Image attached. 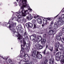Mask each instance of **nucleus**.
<instances>
[{
  "label": "nucleus",
  "mask_w": 64,
  "mask_h": 64,
  "mask_svg": "<svg viewBox=\"0 0 64 64\" xmlns=\"http://www.w3.org/2000/svg\"><path fill=\"white\" fill-rule=\"evenodd\" d=\"M28 17H29V20H31L33 18V16H31V14H30L29 15Z\"/></svg>",
  "instance_id": "b1692460"
},
{
  "label": "nucleus",
  "mask_w": 64,
  "mask_h": 64,
  "mask_svg": "<svg viewBox=\"0 0 64 64\" xmlns=\"http://www.w3.org/2000/svg\"><path fill=\"white\" fill-rule=\"evenodd\" d=\"M53 47H52L51 49L49 48V49L51 51H53Z\"/></svg>",
  "instance_id": "f704fd0d"
},
{
  "label": "nucleus",
  "mask_w": 64,
  "mask_h": 64,
  "mask_svg": "<svg viewBox=\"0 0 64 64\" xmlns=\"http://www.w3.org/2000/svg\"><path fill=\"white\" fill-rule=\"evenodd\" d=\"M56 61H60V59H60V58H59V57H57L56 58Z\"/></svg>",
  "instance_id": "cd10ccee"
},
{
  "label": "nucleus",
  "mask_w": 64,
  "mask_h": 64,
  "mask_svg": "<svg viewBox=\"0 0 64 64\" xmlns=\"http://www.w3.org/2000/svg\"><path fill=\"white\" fill-rule=\"evenodd\" d=\"M53 24H54L53 21H52L50 26H52V25H53Z\"/></svg>",
  "instance_id": "2f4dec72"
},
{
  "label": "nucleus",
  "mask_w": 64,
  "mask_h": 64,
  "mask_svg": "<svg viewBox=\"0 0 64 64\" xmlns=\"http://www.w3.org/2000/svg\"><path fill=\"white\" fill-rule=\"evenodd\" d=\"M28 15H29V14H30L29 13V12H28Z\"/></svg>",
  "instance_id": "4d7b16f0"
},
{
  "label": "nucleus",
  "mask_w": 64,
  "mask_h": 64,
  "mask_svg": "<svg viewBox=\"0 0 64 64\" xmlns=\"http://www.w3.org/2000/svg\"><path fill=\"white\" fill-rule=\"evenodd\" d=\"M38 46L39 49L40 50V49H42L43 47H42V46L40 45V44H38Z\"/></svg>",
  "instance_id": "5701e85b"
},
{
  "label": "nucleus",
  "mask_w": 64,
  "mask_h": 64,
  "mask_svg": "<svg viewBox=\"0 0 64 64\" xmlns=\"http://www.w3.org/2000/svg\"><path fill=\"white\" fill-rule=\"evenodd\" d=\"M37 54L36 55V57L38 59H41L42 58V56L39 53V52H37Z\"/></svg>",
  "instance_id": "39448f33"
},
{
  "label": "nucleus",
  "mask_w": 64,
  "mask_h": 64,
  "mask_svg": "<svg viewBox=\"0 0 64 64\" xmlns=\"http://www.w3.org/2000/svg\"><path fill=\"white\" fill-rule=\"evenodd\" d=\"M45 62H44V63H46V62H48V60H45Z\"/></svg>",
  "instance_id": "58836bf2"
},
{
  "label": "nucleus",
  "mask_w": 64,
  "mask_h": 64,
  "mask_svg": "<svg viewBox=\"0 0 64 64\" xmlns=\"http://www.w3.org/2000/svg\"><path fill=\"white\" fill-rule=\"evenodd\" d=\"M39 17V16H37L34 17V18L36 19V18L37 17Z\"/></svg>",
  "instance_id": "49530a36"
},
{
  "label": "nucleus",
  "mask_w": 64,
  "mask_h": 64,
  "mask_svg": "<svg viewBox=\"0 0 64 64\" xmlns=\"http://www.w3.org/2000/svg\"><path fill=\"white\" fill-rule=\"evenodd\" d=\"M60 62L62 64H64V59H61L60 61Z\"/></svg>",
  "instance_id": "bb28decb"
},
{
  "label": "nucleus",
  "mask_w": 64,
  "mask_h": 64,
  "mask_svg": "<svg viewBox=\"0 0 64 64\" xmlns=\"http://www.w3.org/2000/svg\"><path fill=\"white\" fill-rule=\"evenodd\" d=\"M29 7H30V6H28V7L29 8Z\"/></svg>",
  "instance_id": "052dcab7"
},
{
  "label": "nucleus",
  "mask_w": 64,
  "mask_h": 64,
  "mask_svg": "<svg viewBox=\"0 0 64 64\" xmlns=\"http://www.w3.org/2000/svg\"><path fill=\"white\" fill-rule=\"evenodd\" d=\"M12 48L11 49H12Z\"/></svg>",
  "instance_id": "0e129e2a"
},
{
  "label": "nucleus",
  "mask_w": 64,
  "mask_h": 64,
  "mask_svg": "<svg viewBox=\"0 0 64 64\" xmlns=\"http://www.w3.org/2000/svg\"><path fill=\"white\" fill-rule=\"evenodd\" d=\"M41 40H42V37H41V36H39L37 38V42H38V43H39Z\"/></svg>",
  "instance_id": "9d476101"
},
{
  "label": "nucleus",
  "mask_w": 64,
  "mask_h": 64,
  "mask_svg": "<svg viewBox=\"0 0 64 64\" xmlns=\"http://www.w3.org/2000/svg\"><path fill=\"white\" fill-rule=\"evenodd\" d=\"M63 23H64V20H62V18H60L57 22L58 24V25H62L63 24Z\"/></svg>",
  "instance_id": "7ed1b4c3"
},
{
  "label": "nucleus",
  "mask_w": 64,
  "mask_h": 64,
  "mask_svg": "<svg viewBox=\"0 0 64 64\" xmlns=\"http://www.w3.org/2000/svg\"><path fill=\"white\" fill-rule=\"evenodd\" d=\"M45 30V28H44V30Z\"/></svg>",
  "instance_id": "bf43d9fd"
},
{
  "label": "nucleus",
  "mask_w": 64,
  "mask_h": 64,
  "mask_svg": "<svg viewBox=\"0 0 64 64\" xmlns=\"http://www.w3.org/2000/svg\"><path fill=\"white\" fill-rule=\"evenodd\" d=\"M47 19L48 20H50V19H51V18H47Z\"/></svg>",
  "instance_id": "37998d69"
},
{
  "label": "nucleus",
  "mask_w": 64,
  "mask_h": 64,
  "mask_svg": "<svg viewBox=\"0 0 64 64\" xmlns=\"http://www.w3.org/2000/svg\"><path fill=\"white\" fill-rule=\"evenodd\" d=\"M59 46V44H56L55 45V49L56 50H54V52L56 53L57 51H58V48Z\"/></svg>",
  "instance_id": "0eeeda50"
},
{
  "label": "nucleus",
  "mask_w": 64,
  "mask_h": 64,
  "mask_svg": "<svg viewBox=\"0 0 64 64\" xmlns=\"http://www.w3.org/2000/svg\"><path fill=\"white\" fill-rule=\"evenodd\" d=\"M36 25L35 24H34V28H36Z\"/></svg>",
  "instance_id": "ea45409f"
},
{
  "label": "nucleus",
  "mask_w": 64,
  "mask_h": 64,
  "mask_svg": "<svg viewBox=\"0 0 64 64\" xmlns=\"http://www.w3.org/2000/svg\"><path fill=\"white\" fill-rule=\"evenodd\" d=\"M46 42H42V43L43 45H44V44H45Z\"/></svg>",
  "instance_id": "c9c22d12"
},
{
  "label": "nucleus",
  "mask_w": 64,
  "mask_h": 64,
  "mask_svg": "<svg viewBox=\"0 0 64 64\" xmlns=\"http://www.w3.org/2000/svg\"><path fill=\"white\" fill-rule=\"evenodd\" d=\"M4 64H8L7 62H5L4 63Z\"/></svg>",
  "instance_id": "864d4df0"
},
{
  "label": "nucleus",
  "mask_w": 64,
  "mask_h": 64,
  "mask_svg": "<svg viewBox=\"0 0 64 64\" xmlns=\"http://www.w3.org/2000/svg\"><path fill=\"white\" fill-rule=\"evenodd\" d=\"M24 36L25 38H27L28 36H27V35L26 32H24Z\"/></svg>",
  "instance_id": "a878e982"
},
{
  "label": "nucleus",
  "mask_w": 64,
  "mask_h": 64,
  "mask_svg": "<svg viewBox=\"0 0 64 64\" xmlns=\"http://www.w3.org/2000/svg\"><path fill=\"white\" fill-rule=\"evenodd\" d=\"M26 18H27V19H28L29 20V16H28H28H27Z\"/></svg>",
  "instance_id": "3c124183"
},
{
  "label": "nucleus",
  "mask_w": 64,
  "mask_h": 64,
  "mask_svg": "<svg viewBox=\"0 0 64 64\" xmlns=\"http://www.w3.org/2000/svg\"><path fill=\"white\" fill-rule=\"evenodd\" d=\"M47 47H48V45H46V47L45 50H46V49H47Z\"/></svg>",
  "instance_id": "c03bdc74"
},
{
  "label": "nucleus",
  "mask_w": 64,
  "mask_h": 64,
  "mask_svg": "<svg viewBox=\"0 0 64 64\" xmlns=\"http://www.w3.org/2000/svg\"><path fill=\"white\" fill-rule=\"evenodd\" d=\"M54 59L53 58H52L49 60V63L50 64H54Z\"/></svg>",
  "instance_id": "1a4fd4ad"
},
{
  "label": "nucleus",
  "mask_w": 64,
  "mask_h": 64,
  "mask_svg": "<svg viewBox=\"0 0 64 64\" xmlns=\"http://www.w3.org/2000/svg\"><path fill=\"white\" fill-rule=\"evenodd\" d=\"M18 0H16V1H17V2H18Z\"/></svg>",
  "instance_id": "13d9d810"
},
{
  "label": "nucleus",
  "mask_w": 64,
  "mask_h": 64,
  "mask_svg": "<svg viewBox=\"0 0 64 64\" xmlns=\"http://www.w3.org/2000/svg\"><path fill=\"white\" fill-rule=\"evenodd\" d=\"M21 50L20 51V53H22V52H23V51H24V48H22V44H21Z\"/></svg>",
  "instance_id": "6ab92c4d"
},
{
  "label": "nucleus",
  "mask_w": 64,
  "mask_h": 64,
  "mask_svg": "<svg viewBox=\"0 0 64 64\" xmlns=\"http://www.w3.org/2000/svg\"><path fill=\"white\" fill-rule=\"evenodd\" d=\"M26 42L25 41L24 42V45L22 46L23 47H24L26 45V48H29L30 49V46L29 45V44H26Z\"/></svg>",
  "instance_id": "6e6552de"
},
{
  "label": "nucleus",
  "mask_w": 64,
  "mask_h": 64,
  "mask_svg": "<svg viewBox=\"0 0 64 64\" xmlns=\"http://www.w3.org/2000/svg\"><path fill=\"white\" fill-rule=\"evenodd\" d=\"M14 18L16 20V21H17L18 22V20H19V19L18 18V17L15 16L14 17Z\"/></svg>",
  "instance_id": "c85d7f7f"
},
{
  "label": "nucleus",
  "mask_w": 64,
  "mask_h": 64,
  "mask_svg": "<svg viewBox=\"0 0 64 64\" xmlns=\"http://www.w3.org/2000/svg\"><path fill=\"white\" fill-rule=\"evenodd\" d=\"M61 55V52H58L56 53V56L57 57H60Z\"/></svg>",
  "instance_id": "ddd939ff"
},
{
  "label": "nucleus",
  "mask_w": 64,
  "mask_h": 64,
  "mask_svg": "<svg viewBox=\"0 0 64 64\" xmlns=\"http://www.w3.org/2000/svg\"><path fill=\"white\" fill-rule=\"evenodd\" d=\"M22 26H21V25H20L19 26V27H18V28H21V27H22Z\"/></svg>",
  "instance_id": "09e8293b"
},
{
  "label": "nucleus",
  "mask_w": 64,
  "mask_h": 64,
  "mask_svg": "<svg viewBox=\"0 0 64 64\" xmlns=\"http://www.w3.org/2000/svg\"><path fill=\"white\" fill-rule=\"evenodd\" d=\"M27 0H22V2L21 3H19V5L20 6H21V5L22 6L21 7V9L23 10L21 11L22 12V16L25 17L26 16V12L28 11L27 10H24V8H27L28 5L27 4Z\"/></svg>",
  "instance_id": "f257e3e1"
},
{
  "label": "nucleus",
  "mask_w": 64,
  "mask_h": 64,
  "mask_svg": "<svg viewBox=\"0 0 64 64\" xmlns=\"http://www.w3.org/2000/svg\"><path fill=\"white\" fill-rule=\"evenodd\" d=\"M46 50H45L44 51V54H46Z\"/></svg>",
  "instance_id": "e433bc0d"
},
{
  "label": "nucleus",
  "mask_w": 64,
  "mask_h": 64,
  "mask_svg": "<svg viewBox=\"0 0 64 64\" xmlns=\"http://www.w3.org/2000/svg\"><path fill=\"white\" fill-rule=\"evenodd\" d=\"M28 10L30 11V12H31L32 11V9H30Z\"/></svg>",
  "instance_id": "a19ab883"
},
{
  "label": "nucleus",
  "mask_w": 64,
  "mask_h": 64,
  "mask_svg": "<svg viewBox=\"0 0 64 64\" xmlns=\"http://www.w3.org/2000/svg\"><path fill=\"white\" fill-rule=\"evenodd\" d=\"M45 36H46V34H45L44 35V37H45Z\"/></svg>",
  "instance_id": "5fc2aeb1"
},
{
  "label": "nucleus",
  "mask_w": 64,
  "mask_h": 64,
  "mask_svg": "<svg viewBox=\"0 0 64 64\" xmlns=\"http://www.w3.org/2000/svg\"><path fill=\"white\" fill-rule=\"evenodd\" d=\"M59 49L60 50H64V47H63L62 45L61 44L60 45V46L59 47Z\"/></svg>",
  "instance_id": "f3484780"
},
{
  "label": "nucleus",
  "mask_w": 64,
  "mask_h": 64,
  "mask_svg": "<svg viewBox=\"0 0 64 64\" xmlns=\"http://www.w3.org/2000/svg\"><path fill=\"white\" fill-rule=\"evenodd\" d=\"M4 26H6V25H4Z\"/></svg>",
  "instance_id": "680f3d73"
},
{
  "label": "nucleus",
  "mask_w": 64,
  "mask_h": 64,
  "mask_svg": "<svg viewBox=\"0 0 64 64\" xmlns=\"http://www.w3.org/2000/svg\"><path fill=\"white\" fill-rule=\"evenodd\" d=\"M26 21V19L24 18L23 17H22V18H20L18 19V22H20L21 23H22L23 22H25Z\"/></svg>",
  "instance_id": "20e7f679"
},
{
  "label": "nucleus",
  "mask_w": 64,
  "mask_h": 64,
  "mask_svg": "<svg viewBox=\"0 0 64 64\" xmlns=\"http://www.w3.org/2000/svg\"><path fill=\"white\" fill-rule=\"evenodd\" d=\"M19 63H21L20 62Z\"/></svg>",
  "instance_id": "69168bd1"
},
{
  "label": "nucleus",
  "mask_w": 64,
  "mask_h": 64,
  "mask_svg": "<svg viewBox=\"0 0 64 64\" xmlns=\"http://www.w3.org/2000/svg\"><path fill=\"white\" fill-rule=\"evenodd\" d=\"M21 41V42H22V40H21V41Z\"/></svg>",
  "instance_id": "e2e57ef3"
},
{
  "label": "nucleus",
  "mask_w": 64,
  "mask_h": 64,
  "mask_svg": "<svg viewBox=\"0 0 64 64\" xmlns=\"http://www.w3.org/2000/svg\"><path fill=\"white\" fill-rule=\"evenodd\" d=\"M61 40L62 43H64V38H62L61 39Z\"/></svg>",
  "instance_id": "7c9ffc66"
},
{
  "label": "nucleus",
  "mask_w": 64,
  "mask_h": 64,
  "mask_svg": "<svg viewBox=\"0 0 64 64\" xmlns=\"http://www.w3.org/2000/svg\"><path fill=\"white\" fill-rule=\"evenodd\" d=\"M42 42H46V40H45V39H42Z\"/></svg>",
  "instance_id": "72a5a7b5"
},
{
  "label": "nucleus",
  "mask_w": 64,
  "mask_h": 64,
  "mask_svg": "<svg viewBox=\"0 0 64 64\" xmlns=\"http://www.w3.org/2000/svg\"><path fill=\"white\" fill-rule=\"evenodd\" d=\"M14 4H17L16 3V2H15L14 3Z\"/></svg>",
  "instance_id": "6e6d98bb"
},
{
  "label": "nucleus",
  "mask_w": 64,
  "mask_h": 64,
  "mask_svg": "<svg viewBox=\"0 0 64 64\" xmlns=\"http://www.w3.org/2000/svg\"><path fill=\"white\" fill-rule=\"evenodd\" d=\"M17 17L18 18V19H21V18L22 17H21V16L20 15L18 16Z\"/></svg>",
  "instance_id": "c756f323"
},
{
  "label": "nucleus",
  "mask_w": 64,
  "mask_h": 64,
  "mask_svg": "<svg viewBox=\"0 0 64 64\" xmlns=\"http://www.w3.org/2000/svg\"><path fill=\"white\" fill-rule=\"evenodd\" d=\"M47 22L46 20L43 21V24L42 25V26H44V25H47Z\"/></svg>",
  "instance_id": "aec40b11"
},
{
  "label": "nucleus",
  "mask_w": 64,
  "mask_h": 64,
  "mask_svg": "<svg viewBox=\"0 0 64 64\" xmlns=\"http://www.w3.org/2000/svg\"><path fill=\"white\" fill-rule=\"evenodd\" d=\"M13 19H14V18H13V17H12L11 18V20H13Z\"/></svg>",
  "instance_id": "8fccbe9b"
},
{
  "label": "nucleus",
  "mask_w": 64,
  "mask_h": 64,
  "mask_svg": "<svg viewBox=\"0 0 64 64\" xmlns=\"http://www.w3.org/2000/svg\"><path fill=\"white\" fill-rule=\"evenodd\" d=\"M59 35L60 36H62V33L61 32H60L59 34Z\"/></svg>",
  "instance_id": "4c0bfd02"
},
{
  "label": "nucleus",
  "mask_w": 64,
  "mask_h": 64,
  "mask_svg": "<svg viewBox=\"0 0 64 64\" xmlns=\"http://www.w3.org/2000/svg\"><path fill=\"white\" fill-rule=\"evenodd\" d=\"M36 35H33L31 36L30 37V39H33L34 40V39H35L36 38Z\"/></svg>",
  "instance_id": "dca6fc26"
},
{
  "label": "nucleus",
  "mask_w": 64,
  "mask_h": 64,
  "mask_svg": "<svg viewBox=\"0 0 64 64\" xmlns=\"http://www.w3.org/2000/svg\"><path fill=\"white\" fill-rule=\"evenodd\" d=\"M18 39L20 40L21 39H22V37H21V36L20 34H18Z\"/></svg>",
  "instance_id": "2eb2a0df"
},
{
  "label": "nucleus",
  "mask_w": 64,
  "mask_h": 64,
  "mask_svg": "<svg viewBox=\"0 0 64 64\" xmlns=\"http://www.w3.org/2000/svg\"><path fill=\"white\" fill-rule=\"evenodd\" d=\"M36 54V51H34L33 52L32 54V56L34 57Z\"/></svg>",
  "instance_id": "a211bd4d"
},
{
  "label": "nucleus",
  "mask_w": 64,
  "mask_h": 64,
  "mask_svg": "<svg viewBox=\"0 0 64 64\" xmlns=\"http://www.w3.org/2000/svg\"><path fill=\"white\" fill-rule=\"evenodd\" d=\"M8 61L9 62H12V60H11L10 59H9L8 60Z\"/></svg>",
  "instance_id": "79ce46f5"
},
{
  "label": "nucleus",
  "mask_w": 64,
  "mask_h": 64,
  "mask_svg": "<svg viewBox=\"0 0 64 64\" xmlns=\"http://www.w3.org/2000/svg\"><path fill=\"white\" fill-rule=\"evenodd\" d=\"M16 14H21V12L20 11L17 12Z\"/></svg>",
  "instance_id": "473e14b6"
},
{
  "label": "nucleus",
  "mask_w": 64,
  "mask_h": 64,
  "mask_svg": "<svg viewBox=\"0 0 64 64\" xmlns=\"http://www.w3.org/2000/svg\"><path fill=\"white\" fill-rule=\"evenodd\" d=\"M56 39L58 40H60V39H61V37H60V36H56Z\"/></svg>",
  "instance_id": "4be33fe9"
},
{
  "label": "nucleus",
  "mask_w": 64,
  "mask_h": 64,
  "mask_svg": "<svg viewBox=\"0 0 64 64\" xmlns=\"http://www.w3.org/2000/svg\"><path fill=\"white\" fill-rule=\"evenodd\" d=\"M54 25H58L57 24L56 22H55L54 24Z\"/></svg>",
  "instance_id": "de8ad7c7"
},
{
  "label": "nucleus",
  "mask_w": 64,
  "mask_h": 64,
  "mask_svg": "<svg viewBox=\"0 0 64 64\" xmlns=\"http://www.w3.org/2000/svg\"><path fill=\"white\" fill-rule=\"evenodd\" d=\"M55 31V30H50L49 32H48V34L49 35H52L53 34V32Z\"/></svg>",
  "instance_id": "f8f14e48"
},
{
  "label": "nucleus",
  "mask_w": 64,
  "mask_h": 64,
  "mask_svg": "<svg viewBox=\"0 0 64 64\" xmlns=\"http://www.w3.org/2000/svg\"><path fill=\"white\" fill-rule=\"evenodd\" d=\"M60 31L62 33H63L64 32V27L63 28V29L60 30Z\"/></svg>",
  "instance_id": "393cba45"
},
{
  "label": "nucleus",
  "mask_w": 64,
  "mask_h": 64,
  "mask_svg": "<svg viewBox=\"0 0 64 64\" xmlns=\"http://www.w3.org/2000/svg\"><path fill=\"white\" fill-rule=\"evenodd\" d=\"M38 23L39 24H42V20L40 18H38L37 20Z\"/></svg>",
  "instance_id": "4468645a"
},
{
  "label": "nucleus",
  "mask_w": 64,
  "mask_h": 64,
  "mask_svg": "<svg viewBox=\"0 0 64 64\" xmlns=\"http://www.w3.org/2000/svg\"><path fill=\"white\" fill-rule=\"evenodd\" d=\"M26 26L27 28H29V27L32 28L33 27V24L31 23H29L28 24L26 23Z\"/></svg>",
  "instance_id": "423d86ee"
},
{
  "label": "nucleus",
  "mask_w": 64,
  "mask_h": 64,
  "mask_svg": "<svg viewBox=\"0 0 64 64\" xmlns=\"http://www.w3.org/2000/svg\"><path fill=\"white\" fill-rule=\"evenodd\" d=\"M3 58L4 59H5V60H7V58H6L5 57H4V58Z\"/></svg>",
  "instance_id": "a18cd8bd"
},
{
  "label": "nucleus",
  "mask_w": 64,
  "mask_h": 64,
  "mask_svg": "<svg viewBox=\"0 0 64 64\" xmlns=\"http://www.w3.org/2000/svg\"><path fill=\"white\" fill-rule=\"evenodd\" d=\"M54 30H55V31L56 30V29L58 28V25H54Z\"/></svg>",
  "instance_id": "412c9836"
},
{
  "label": "nucleus",
  "mask_w": 64,
  "mask_h": 64,
  "mask_svg": "<svg viewBox=\"0 0 64 64\" xmlns=\"http://www.w3.org/2000/svg\"><path fill=\"white\" fill-rule=\"evenodd\" d=\"M59 16V14H58L57 16H55L54 17V18H56V17H57V16Z\"/></svg>",
  "instance_id": "603ef678"
},
{
  "label": "nucleus",
  "mask_w": 64,
  "mask_h": 64,
  "mask_svg": "<svg viewBox=\"0 0 64 64\" xmlns=\"http://www.w3.org/2000/svg\"><path fill=\"white\" fill-rule=\"evenodd\" d=\"M26 56V54L24 52L23 53L21 54H20L18 56V57H20L21 58H22L23 57H25Z\"/></svg>",
  "instance_id": "9b49d317"
},
{
  "label": "nucleus",
  "mask_w": 64,
  "mask_h": 64,
  "mask_svg": "<svg viewBox=\"0 0 64 64\" xmlns=\"http://www.w3.org/2000/svg\"><path fill=\"white\" fill-rule=\"evenodd\" d=\"M14 26V24H11V26H9V27L10 28V30H11L14 33L16 32L15 31V28H13Z\"/></svg>",
  "instance_id": "f03ea898"
}]
</instances>
